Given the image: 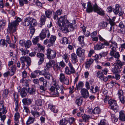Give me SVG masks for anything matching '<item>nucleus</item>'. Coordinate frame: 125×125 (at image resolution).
Instances as JSON below:
<instances>
[{"label": "nucleus", "mask_w": 125, "mask_h": 125, "mask_svg": "<svg viewBox=\"0 0 125 125\" xmlns=\"http://www.w3.org/2000/svg\"><path fill=\"white\" fill-rule=\"evenodd\" d=\"M31 45V42L30 40L27 41L24 44V46L26 48H28L30 47Z\"/></svg>", "instance_id": "37998d69"}, {"label": "nucleus", "mask_w": 125, "mask_h": 125, "mask_svg": "<svg viewBox=\"0 0 125 125\" xmlns=\"http://www.w3.org/2000/svg\"><path fill=\"white\" fill-rule=\"evenodd\" d=\"M98 125H108L107 122L106 120L103 119L101 120L100 123L98 124Z\"/></svg>", "instance_id": "4d7b16f0"}, {"label": "nucleus", "mask_w": 125, "mask_h": 125, "mask_svg": "<svg viewBox=\"0 0 125 125\" xmlns=\"http://www.w3.org/2000/svg\"><path fill=\"white\" fill-rule=\"evenodd\" d=\"M71 61L74 64L78 62L77 57L75 53H72L71 54Z\"/></svg>", "instance_id": "b1692460"}, {"label": "nucleus", "mask_w": 125, "mask_h": 125, "mask_svg": "<svg viewBox=\"0 0 125 125\" xmlns=\"http://www.w3.org/2000/svg\"><path fill=\"white\" fill-rule=\"evenodd\" d=\"M84 36H79L78 38V40L79 42V43L81 45L82 48L85 45L84 42Z\"/></svg>", "instance_id": "393cba45"}, {"label": "nucleus", "mask_w": 125, "mask_h": 125, "mask_svg": "<svg viewBox=\"0 0 125 125\" xmlns=\"http://www.w3.org/2000/svg\"><path fill=\"white\" fill-rule=\"evenodd\" d=\"M31 114L35 117H38L40 115V113L35 111H33L32 110L31 111Z\"/></svg>", "instance_id": "3c124183"}, {"label": "nucleus", "mask_w": 125, "mask_h": 125, "mask_svg": "<svg viewBox=\"0 0 125 125\" xmlns=\"http://www.w3.org/2000/svg\"><path fill=\"white\" fill-rule=\"evenodd\" d=\"M33 81L34 84L38 85H39V81L40 82L42 83V84L39 85V87H37L41 92H45L47 90L46 87L47 85V82L43 77H41L39 78V79L37 78L33 80Z\"/></svg>", "instance_id": "7ed1b4c3"}, {"label": "nucleus", "mask_w": 125, "mask_h": 125, "mask_svg": "<svg viewBox=\"0 0 125 125\" xmlns=\"http://www.w3.org/2000/svg\"><path fill=\"white\" fill-rule=\"evenodd\" d=\"M40 38L39 36H37L33 38L32 40V42L34 44H36L39 42Z\"/></svg>", "instance_id": "5fc2aeb1"}, {"label": "nucleus", "mask_w": 125, "mask_h": 125, "mask_svg": "<svg viewBox=\"0 0 125 125\" xmlns=\"http://www.w3.org/2000/svg\"><path fill=\"white\" fill-rule=\"evenodd\" d=\"M82 98L81 97L76 99L75 102L78 106H80L82 104Z\"/></svg>", "instance_id": "c03bdc74"}, {"label": "nucleus", "mask_w": 125, "mask_h": 125, "mask_svg": "<svg viewBox=\"0 0 125 125\" xmlns=\"http://www.w3.org/2000/svg\"><path fill=\"white\" fill-rule=\"evenodd\" d=\"M115 84H117L118 85L120 86V84L118 83H116L113 81H112L107 84V86H108L109 88H111Z\"/></svg>", "instance_id": "864d4df0"}, {"label": "nucleus", "mask_w": 125, "mask_h": 125, "mask_svg": "<svg viewBox=\"0 0 125 125\" xmlns=\"http://www.w3.org/2000/svg\"><path fill=\"white\" fill-rule=\"evenodd\" d=\"M37 57L40 58L38 63V64L40 65L42 64L44 60V55L42 53L39 52L37 53Z\"/></svg>", "instance_id": "6ab92c4d"}, {"label": "nucleus", "mask_w": 125, "mask_h": 125, "mask_svg": "<svg viewBox=\"0 0 125 125\" xmlns=\"http://www.w3.org/2000/svg\"><path fill=\"white\" fill-rule=\"evenodd\" d=\"M0 45L3 47L5 46L6 47L7 44L5 42V40H1L0 41Z\"/></svg>", "instance_id": "e2e57ef3"}, {"label": "nucleus", "mask_w": 125, "mask_h": 125, "mask_svg": "<svg viewBox=\"0 0 125 125\" xmlns=\"http://www.w3.org/2000/svg\"><path fill=\"white\" fill-rule=\"evenodd\" d=\"M89 118V116L86 114H84L82 116L83 121L85 122H87L88 121V120Z\"/></svg>", "instance_id": "13d9d810"}, {"label": "nucleus", "mask_w": 125, "mask_h": 125, "mask_svg": "<svg viewBox=\"0 0 125 125\" xmlns=\"http://www.w3.org/2000/svg\"><path fill=\"white\" fill-rule=\"evenodd\" d=\"M68 40L66 37H63L60 41V43L63 44H67L68 43Z\"/></svg>", "instance_id": "58836bf2"}, {"label": "nucleus", "mask_w": 125, "mask_h": 125, "mask_svg": "<svg viewBox=\"0 0 125 125\" xmlns=\"http://www.w3.org/2000/svg\"><path fill=\"white\" fill-rule=\"evenodd\" d=\"M28 87L27 88V91L30 94H35L36 90L33 87L29 88V86L28 87Z\"/></svg>", "instance_id": "473e14b6"}, {"label": "nucleus", "mask_w": 125, "mask_h": 125, "mask_svg": "<svg viewBox=\"0 0 125 125\" xmlns=\"http://www.w3.org/2000/svg\"><path fill=\"white\" fill-rule=\"evenodd\" d=\"M32 20L31 21V25L33 26L32 27L35 26L37 25V23L36 20L33 18H32Z\"/></svg>", "instance_id": "6e6d98bb"}, {"label": "nucleus", "mask_w": 125, "mask_h": 125, "mask_svg": "<svg viewBox=\"0 0 125 125\" xmlns=\"http://www.w3.org/2000/svg\"><path fill=\"white\" fill-rule=\"evenodd\" d=\"M42 75L44 76L45 78L48 80H50L51 75L48 72H47L45 70H42Z\"/></svg>", "instance_id": "4be33fe9"}, {"label": "nucleus", "mask_w": 125, "mask_h": 125, "mask_svg": "<svg viewBox=\"0 0 125 125\" xmlns=\"http://www.w3.org/2000/svg\"><path fill=\"white\" fill-rule=\"evenodd\" d=\"M124 64V63L122 62L119 60L117 59L116 60V62L113 65L117 66L118 68H120Z\"/></svg>", "instance_id": "c756f323"}, {"label": "nucleus", "mask_w": 125, "mask_h": 125, "mask_svg": "<svg viewBox=\"0 0 125 125\" xmlns=\"http://www.w3.org/2000/svg\"><path fill=\"white\" fill-rule=\"evenodd\" d=\"M4 101H0V112H2L3 114H5L7 112L6 107H4Z\"/></svg>", "instance_id": "a211bd4d"}, {"label": "nucleus", "mask_w": 125, "mask_h": 125, "mask_svg": "<svg viewBox=\"0 0 125 125\" xmlns=\"http://www.w3.org/2000/svg\"><path fill=\"white\" fill-rule=\"evenodd\" d=\"M32 20V17H30L26 18L23 22V25L25 26H27L29 25L30 24L31 25V22Z\"/></svg>", "instance_id": "aec40b11"}, {"label": "nucleus", "mask_w": 125, "mask_h": 125, "mask_svg": "<svg viewBox=\"0 0 125 125\" xmlns=\"http://www.w3.org/2000/svg\"><path fill=\"white\" fill-rule=\"evenodd\" d=\"M108 103L109 105L111 107L110 108L112 109L115 112L118 111L119 107L115 100L110 99L108 101Z\"/></svg>", "instance_id": "423d86ee"}, {"label": "nucleus", "mask_w": 125, "mask_h": 125, "mask_svg": "<svg viewBox=\"0 0 125 125\" xmlns=\"http://www.w3.org/2000/svg\"><path fill=\"white\" fill-rule=\"evenodd\" d=\"M68 65L72 74L74 73H75V69L71 63L70 62L69 63H68Z\"/></svg>", "instance_id": "bf43d9fd"}, {"label": "nucleus", "mask_w": 125, "mask_h": 125, "mask_svg": "<svg viewBox=\"0 0 125 125\" xmlns=\"http://www.w3.org/2000/svg\"><path fill=\"white\" fill-rule=\"evenodd\" d=\"M68 122V121L66 118H64L61 120L60 122V125H65Z\"/></svg>", "instance_id": "ea45409f"}, {"label": "nucleus", "mask_w": 125, "mask_h": 125, "mask_svg": "<svg viewBox=\"0 0 125 125\" xmlns=\"http://www.w3.org/2000/svg\"><path fill=\"white\" fill-rule=\"evenodd\" d=\"M86 11L88 13L94 11L101 15H104L105 13L104 11L99 7L95 3L93 6L90 2H88L87 3Z\"/></svg>", "instance_id": "f03ea898"}, {"label": "nucleus", "mask_w": 125, "mask_h": 125, "mask_svg": "<svg viewBox=\"0 0 125 125\" xmlns=\"http://www.w3.org/2000/svg\"><path fill=\"white\" fill-rule=\"evenodd\" d=\"M65 73L67 74L70 75L72 74L71 71L69 70L68 67L67 66L65 68Z\"/></svg>", "instance_id": "338daca9"}, {"label": "nucleus", "mask_w": 125, "mask_h": 125, "mask_svg": "<svg viewBox=\"0 0 125 125\" xmlns=\"http://www.w3.org/2000/svg\"><path fill=\"white\" fill-rule=\"evenodd\" d=\"M35 121V118L29 117L27 120L26 124L27 125H30L34 123Z\"/></svg>", "instance_id": "2f4dec72"}, {"label": "nucleus", "mask_w": 125, "mask_h": 125, "mask_svg": "<svg viewBox=\"0 0 125 125\" xmlns=\"http://www.w3.org/2000/svg\"><path fill=\"white\" fill-rule=\"evenodd\" d=\"M46 17L44 15H42L40 18L41 26L44 25L46 21Z\"/></svg>", "instance_id": "79ce46f5"}, {"label": "nucleus", "mask_w": 125, "mask_h": 125, "mask_svg": "<svg viewBox=\"0 0 125 125\" xmlns=\"http://www.w3.org/2000/svg\"><path fill=\"white\" fill-rule=\"evenodd\" d=\"M59 79L60 82L62 83L67 85L69 84V80L65 77L64 74L61 73L60 74Z\"/></svg>", "instance_id": "9b49d317"}, {"label": "nucleus", "mask_w": 125, "mask_h": 125, "mask_svg": "<svg viewBox=\"0 0 125 125\" xmlns=\"http://www.w3.org/2000/svg\"><path fill=\"white\" fill-rule=\"evenodd\" d=\"M20 5L21 6H24V4H27L28 3V0H19Z\"/></svg>", "instance_id": "49530a36"}, {"label": "nucleus", "mask_w": 125, "mask_h": 125, "mask_svg": "<svg viewBox=\"0 0 125 125\" xmlns=\"http://www.w3.org/2000/svg\"><path fill=\"white\" fill-rule=\"evenodd\" d=\"M115 14L119 13L120 15H122L124 13V12L121 10L120 5L118 4L116 5L115 7L113 10Z\"/></svg>", "instance_id": "f8f14e48"}, {"label": "nucleus", "mask_w": 125, "mask_h": 125, "mask_svg": "<svg viewBox=\"0 0 125 125\" xmlns=\"http://www.w3.org/2000/svg\"><path fill=\"white\" fill-rule=\"evenodd\" d=\"M62 10L61 9L58 10L54 14L53 16V18L54 20L57 19H58V15H60L61 14V12Z\"/></svg>", "instance_id": "c85d7f7f"}, {"label": "nucleus", "mask_w": 125, "mask_h": 125, "mask_svg": "<svg viewBox=\"0 0 125 125\" xmlns=\"http://www.w3.org/2000/svg\"><path fill=\"white\" fill-rule=\"evenodd\" d=\"M27 73L25 71H24L22 72V75L23 78L20 81L21 83H22V85L24 87H28L29 85V84L28 83V80L24 79L27 77Z\"/></svg>", "instance_id": "6e6552de"}, {"label": "nucleus", "mask_w": 125, "mask_h": 125, "mask_svg": "<svg viewBox=\"0 0 125 125\" xmlns=\"http://www.w3.org/2000/svg\"><path fill=\"white\" fill-rule=\"evenodd\" d=\"M73 24L70 23L68 20H66L64 17H61L58 20V25L61 30L63 32L66 33L73 31L74 29L73 25L74 24L75 21H74Z\"/></svg>", "instance_id": "f257e3e1"}, {"label": "nucleus", "mask_w": 125, "mask_h": 125, "mask_svg": "<svg viewBox=\"0 0 125 125\" xmlns=\"http://www.w3.org/2000/svg\"><path fill=\"white\" fill-rule=\"evenodd\" d=\"M30 111L29 108L25 106L24 107V109L23 111V114H24L25 112L26 114H28V113H30Z\"/></svg>", "instance_id": "69168bd1"}, {"label": "nucleus", "mask_w": 125, "mask_h": 125, "mask_svg": "<svg viewBox=\"0 0 125 125\" xmlns=\"http://www.w3.org/2000/svg\"><path fill=\"white\" fill-rule=\"evenodd\" d=\"M6 21L4 20H2L0 21V28H3L6 24Z\"/></svg>", "instance_id": "680f3d73"}, {"label": "nucleus", "mask_w": 125, "mask_h": 125, "mask_svg": "<svg viewBox=\"0 0 125 125\" xmlns=\"http://www.w3.org/2000/svg\"><path fill=\"white\" fill-rule=\"evenodd\" d=\"M48 106L49 108L54 113H57L58 112V110L55 108V106L50 104L48 105Z\"/></svg>", "instance_id": "f704fd0d"}, {"label": "nucleus", "mask_w": 125, "mask_h": 125, "mask_svg": "<svg viewBox=\"0 0 125 125\" xmlns=\"http://www.w3.org/2000/svg\"><path fill=\"white\" fill-rule=\"evenodd\" d=\"M83 83L82 82H79L78 84L76 85V87L77 90H80L83 86Z\"/></svg>", "instance_id": "8fccbe9b"}, {"label": "nucleus", "mask_w": 125, "mask_h": 125, "mask_svg": "<svg viewBox=\"0 0 125 125\" xmlns=\"http://www.w3.org/2000/svg\"><path fill=\"white\" fill-rule=\"evenodd\" d=\"M91 88L90 89L91 92L93 93H95L99 91V87L97 86H96L95 88L92 86H91Z\"/></svg>", "instance_id": "72a5a7b5"}, {"label": "nucleus", "mask_w": 125, "mask_h": 125, "mask_svg": "<svg viewBox=\"0 0 125 125\" xmlns=\"http://www.w3.org/2000/svg\"><path fill=\"white\" fill-rule=\"evenodd\" d=\"M112 44L110 46L109 48L112 49L110 53V54L111 55H113L115 52L116 51V48L117 47V43L114 41L111 42Z\"/></svg>", "instance_id": "9d476101"}, {"label": "nucleus", "mask_w": 125, "mask_h": 125, "mask_svg": "<svg viewBox=\"0 0 125 125\" xmlns=\"http://www.w3.org/2000/svg\"><path fill=\"white\" fill-rule=\"evenodd\" d=\"M62 57L63 59H64L66 62H68L69 60L68 54L66 53H65L62 56Z\"/></svg>", "instance_id": "774afa93"}, {"label": "nucleus", "mask_w": 125, "mask_h": 125, "mask_svg": "<svg viewBox=\"0 0 125 125\" xmlns=\"http://www.w3.org/2000/svg\"><path fill=\"white\" fill-rule=\"evenodd\" d=\"M94 60L92 59H90L87 60L86 61L85 63V66L86 69H89L90 67V66L93 63Z\"/></svg>", "instance_id": "412c9836"}, {"label": "nucleus", "mask_w": 125, "mask_h": 125, "mask_svg": "<svg viewBox=\"0 0 125 125\" xmlns=\"http://www.w3.org/2000/svg\"><path fill=\"white\" fill-rule=\"evenodd\" d=\"M114 67L112 69V71L114 73H118L120 72V68L117 66H113Z\"/></svg>", "instance_id": "e433bc0d"}, {"label": "nucleus", "mask_w": 125, "mask_h": 125, "mask_svg": "<svg viewBox=\"0 0 125 125\" xmlns=\"http://www.w3.org/2000/svg\"><path fill=\"white\" fill-rule=\"evenodd\" d=\"M60 87L59 85H57L56 87L52 86L50 88V93L53 95L54 97L57 96L59 95V92L58 90L59 89Z\"/></svg>", "instance_id": "1a4fd4ad"}, {"label": "nucleus", "mask_w": 125, "mask_h": 125, "mask_svg": "<svg viewBox=\"0 0 125 125\" xmlns=\"http://www.w3.org/2000/svg\"><path fill=\"white\" fill-rule=\"evenodd\" d=\"M104 47L103 43L100 42L94 45V48L95 50H99L103 49Z\"/></svg>", "instance_id": "5701e85b"}, {"label": "nucleus", "mask_w": 125, "mask_h": 125, "mask_svg": "<svg viewBox=\"0 0 125 125\" xmlns=\"http://www.w3.org/2000/svg\"><path fill=\"white\" fill-rule=\"evenodd\" d=\"M81 94L82 97L84 98H87L89 96L88 90L86 89L83 88L81 91Z\"/></svg>", "instance_id": "dca6fc26"}, {"label": "nucleus", "mask_w": 125, "mask_h": 125, "mask_svg": "<svg viewBox=\"0 0 125 125\" xmlns=\"http://www.w3.org/2000/svg\"><path fill=\"white\" fill-rule=\"evenodd\" d=\"M8 93L9 90L8 89H5L3 91L2 96L4 99H5L7 97Z\"/></svg>", "instance_id": "a19ab883"}, {"label": "nucleus", "mask_w": 125, "mask_h": 125, "mask_svg": "<svg viewBox=\"0 0 125 125\" xmlns=\"http://www.w3.org/2000/svg\"><path fill=\"white\" fill-rule=\"evenodd\" d=\"M20 117V115L18 113L16 112L15 113L14 115V120L16 123L18 122Z\"/></svg>", "instance_id": "052dcab7"}, {"label": "nucleus", "mask_w": 125, "mask_h": 125, "mask_svg": "<svg viewBox=\"0 0 125 125\" xmlns=\"http://www.w3.org/2000/svg\"><path fill=\"white\" fill-rule=\"evenodd\" d=\"M55 62L54 60L49 61L48 62L46 63V66L48 68H50L52 65H54L55 63Z\"/></svg>", "instance_id": "4c0bfd02"}, {"label": "nucleus", "mask_w": 125, "mask_h": 125, "mask_svg": "<svg viewBox=\"0 0 125 125\" xmlns=\"http://www.w3.org/2000/svg\"><path fill=\"white\" fill-rule=\"evenodd\" d=\"M52 12L50 10H47L45 11V14L46 17L48 18H50L51 17Z\"/></svg>", "instance_id": "09e8293b"}, {"label": "nucleus", "mask_w": 125, "mask_h": 125, "mask_svg": "<svg viewBox=\"0 0 125 125\" xmlns=\"http://www.w3.org/2000/svg\"><path fill=\"white\" fill-rule=\"evenodd\" d=\"M108 23L102 21L100 22L99 24L100 27L103 28H105L107 26Z\"/></svg>", "instance_id": "a18cd8bd"}, {"label": "nucleus", "mask_w": 125, "mask_h": 125, "mask_svg": "<svg viewBox=\"0 0 125 125\" xmlns=\"http://www.w3.org/2000/svg\"><path fill=\"white\" fill-rule=\"evenodd\" d=\"M111 118L113 123L117 122L118 120V118L116 117L115 115L113 114L112 115Z\"/></svg>", "instance_id": "0e129e2a"}, {"label": "nucleus", "mask_w": 125, "mask_h": 125, "mask_svg": "<svg viewBox=\"0 0 125 125\" xmlns=\"http://www.w3.org/2000/svg\"><path fill=\"white\" fill-rule=\"evenodd\" d=\"M47 35V37L49 38L50 35L49 31L48 30L43 29L40 34L41 38L42 40L44 39Z\"/></svg>", "instance_id": "ddd939ff"}, {"label": "nucleus", "mask_w": 125, "mask_h": 125, "mask_svg": "<svg viewBox=\"0 0 125 125\" xmlns=\"http://www.w3.org/2000/svg\"><path fill=\"white\" fill-rule=\"evenodd\" d=\"M96 76L104 82H106L107 80V78L105 77L103 72L101 71H99L97 72Z\"/></svg>", "instance_id": "2eb2a0df"}, {"label": "nucleus", "mask_w": 125, "mask_h": 125, "mask_svg": "<svg viewBox=\"0 0 125 125\" xmlns=\"http://www.w3.org/2000/svg\"><path fill=\"white\" fill-rule=\"evenodd\" d=\"M47 57L48 59H53L56 57L57 53L55 51L49 48L47 49Z\"/></svg>", "instance_id": "0eeeda50"}, {"label": "nucleus", "mask_w": 125, "mask_h": 125, "mask_svg": "<svg viewBox=\"0 0 125 125\" xmlns=\"http://www.w3.org/2000/svg\"><path fill=\"white\" fill-rule=\"evenodd\" d=\"M21 21L22 19L21 18L17 17L15 21L9 23L8 30L11 32H15L16 30L17 26L19 25V23Z\"/></svg>", "instance_id": "39448f33"}, {"label": "nucleus", "mask_w": 125, "mask_h": 125, "mask_svg": "<svg viewBox=\"0 0 125 125\" xmlns=\"http://www.w3.org/2000/svg\"><path fill=\"white\" fill-rule=\"evenodd\" d=\"M20 60L22 64V68L25 70L31 64V59L28 56L21 57Z\"/></svg>", "instance_id": "20e7f679"}, {"label": "nucleus", "mask_w": 125, "mask_h": 125, "mask_svg": "<svg viewBox=\"0 0 125 125\" xmlns=\"http://www.w3.org/2000/svg\"><path fill=\"white\" fill-rule=\"evenodd\" d=\"M13 98L15 103L18 102L19 100V96L17 93H14L13 94Z\"/></svg>", "instance_id": "c9c22d12"}, {"label": "nucleus", "mask_w": 125, "mask_h": 125, "mask_svg": "<svg viewBox=\"0 0 125 125\" xmlns=\"http://www.w3.org/2000/svg\"><path fill=\"white\" fill-rule=\"evenodd\" d=\"M54 65L53 68L55 71H57L60 70L61 67L59 64V63H57L56 64L55 63Z\"/></svg>", "instance_id": "de8ad7c7"}, {"label": "nucleus", "mask_w": 125, "mask_h": 125, "mask_svg": "<svg viewBox=\"0 0 125 125\" xmlns=\"http://www.w3.org/2000/svg\"><path fill=\"white\" fill-rule=\"evenodd\" d=\"M100 112V109L98 107H96L93 110L94 114L97 115L99 114Z\"/></svg>", "instance_id": "603ef678"}, {"label": "nucleus", "mask_w": 125, "mask_h": 125, "mask_svg": "<svg viewBox=\"0 0 125 125\" xmlns=\"http://www.w3.org/2000/svg\"><path fill=\"white\" fill-rule=\"evenodd\" d=\"M56 39V37L55 36H51V37H50L49 42V43L50 44H48V45L49 47L53 45V43L54 42Z\"/></svg>", "instance_id": "bb28decb"}, {"label": "nucleus", "mask_w": 125, "mask_h": 125, "mask_svg": "<svg viewBox=\"0 0 125 125\" xmlns=\"http://www.w3.org/2000/svg\"><path fill=\"white\" fill-rule=\"evenodd\" d=\"M22 102L24 105H29L31 103L32 101L30 98H25L22 100Z\"/></svg>", "instance_id": "a878e982"}, {"label": "nucleus", "mask_w": 125, "mask_h": 125, "mask_svg": "<svg viewBox=\"0 0 125 125\" xmlns=\"http://www.w3.org/2000/svg\"><path fill=\"white\" fill-rule=\"evenodd\" d=\"M42 71H40L38 70H35L31 73L30 77L33 78H35L37 76L42 75Z\"/></svg>", "instance_id": "f3484780"}, {"label": "nucleus", "mask_w": 125, "mask_h": 125, "mask_svg": "<svg viewBox=\"0 0 125 125\" xmlns=\"http://www.w3.org/2000/svg\"><path fill=\"white\" fill-rule=\"evenodd\" d=\"M25 90L27 91V88H23L21 90L20 94L21 97L23 98L25 97L27 94V93L25 91Z\"/></svg>", "instance_id": "7c9ffc66"}, {"label": "nucleus", "mask_w": 125, "mask_h": 125, "mask_svg": "<svg viewBox=\"0 0 125 125\" xmlns=\"http://www.w3.org/2000/svg\"><path fill=\"white\" fill-rule=\"evenodd\" d=\"M119 119L122 121H125V115L124 111H121L120 112Z\"/></svg>", "instance_id": "cd10ccee"}, {"label": "nucleus", "mask_w": 125, "mask_h": 125, "mask_svg": "<svg viewBox=\"0 0 125 125\" xmlns=\"http://www.w3.org/2000/svg\"><path fill=\"white\" fill-rule=\"evenodd\" d=\"M84 52L85 50H82L81 48H80L77 49L76 53L78 56L82 57V60H83L85 57Z\"/></svg>", "instance_id": "4468645a"}]
</instances>
